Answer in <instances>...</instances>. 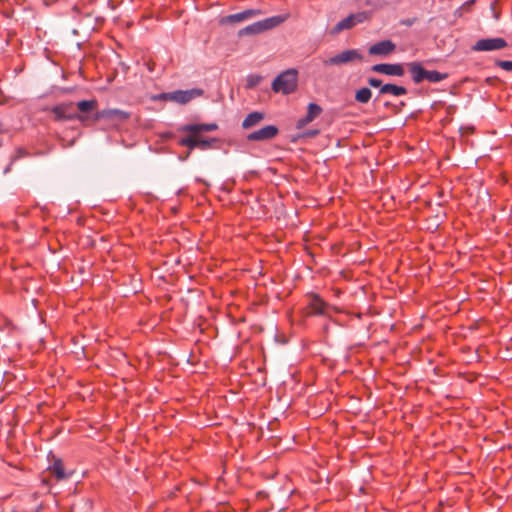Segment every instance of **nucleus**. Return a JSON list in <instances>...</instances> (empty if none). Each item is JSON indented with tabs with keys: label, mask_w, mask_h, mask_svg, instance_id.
<instances>
[{
	"label": "nucleus",
	"mask_w": 512,
	"mask_h": 512,
	"mask_svg": "<svg viewBox=\"0 0 512 512\" xmlns=\"http://www.w3.org/2000/svg\"><path fill=\"white\" fill-rule=\"evenodd\" d=\"M289 18V14L276 15L272 16L257 22H254L251 25H248L241 30H239L238 35L240 37L245 35H256L263 33L265 31L271 30L282 23H284Z\"/></svg>",
	"instance_id": "obj_1"
},
{
	"label": "nucleus",
	"mask_w": 512,
	"mask_h": 512,
	"mask_svg": "<svg viewBox=\"0 0 512 512\" xmlns=\"http://www.w3.org/2000/svg\"><path fill=\"white\" fill-rule=\"evenodd\" d=\"M298 83V73L295 69H289L278 75L273 83L272 89L282 94H290L295 91Z\"/></svg>",
	"instance_id": "obj_2"
},
{
	"label": "nucleus",
	"mask_w": 512,
	"mask_h": 512,
	"mask_svg": "<svg viewBox=\"0 0 512 512\" xmlns=\"http://www.w3.org/2000/svg\"><path fill=\"white\" fill-rule=\"evenodd\" d=\"M371 18V12L369 11H360L356 13H352L340 20L334 27L331 28L330 34L337 35L344 30H349L355 27L358 24H362L368 21Z\"/></svg>",
	"instance_id": "obj_3"
},
{
	"label": "nucleus",
	"mask_w": 512,
	"mask_h": 512,
	"mask_svg": "<svg viewBox=\"0 0 512 512\" xmlns=\"http://www.w3.org/2000/svg\"><path fill=\"white\" fill-rule=\"evenodd\" d=\"M363 60L362 54L357 49L344 50L323 61L325 66H341Z\"/></svg>",
	"instance_id": "obj_4"
},
{
	"label": "nucleus",
	"mask_w": 512,
	"mask_h": 512,
	"mask_svg": "<svg viewBox=\"0 0 512 512\" xmlns=\"http://www.w3.org/2000/svg\"><path fill=\"white\" fill-rule=\"evenodd\" d=\"M52 113L57 120H79L84 123L87 121V115L78 114L75 112L73 103H61L52 108Z\"/></svg>",
	"instance_id": "obj_5"
},
{
	"label": "nucleus",
	"mask_w": 512,
	"mask_h": 512,
	"mask_svg": "<svg viewBox=\"0 0 512 512\" xmlns=\"http://www.w3.org/2000/svg\"><path fill=\"white\" fill-rule=\"evenodd\" d=\"M203 94V90L198 88H193L189 90H176L172 92L165 93L163 95L165 100L176 102L179 104H186L191 100L200 97Z\"/></svg>",
	"instance_id": "obj_6"
},
{
	"label": "nucleus",
	"mask_w": 512,
	"mask_h": 512,
	"mask_svg": "<svg viewBox=\"0 0 512 512\" xmlns=\"http://www.w3.org/2000/svg\"><path fill=\"white\" fill-rule=\"evenodd\" d=\"M507 46L505 39L497 38H484L478 40L473 46L472 50L476 52L480 51H496L501 50Z\"/></svg>",
	"instance_id": "obj_7"
},
{
	"label": "nucleus",
	"mask_w": 512,
	"mask_h": 512,
	"mask_svg": "<svg viewBox=\"0 0 512 512\" xmlns=\"http://www.w3.org/2000/svg\"><path fill=\"white\" fill-rule=\"evenodd\" d=\"M262 14L259 9H247L236 14H230L220 19V24H236Z\"/></svg>",
	"instance_id": "obj_8"
},
{
	"label": "nucleus",
	"mask_w": 512,
	"mask_h": 512,
	"mask_svg": "<svg viewBox=\"0 0 512 512\" xmlns=\"http://www.w3.org/2000/svg\"><path fill=\"white\" fill-rule=\"evenodd\" d=\"M373 72L382 73L389 76H398L402 77L405 74V70L403 64L395 63H381L375 64L371 67Z\"/></svg>",
	"instance_id": "obj_9"
},
{
	"label": "nucleus",
	"mask_w": 512,
	"mask_h": 512,
	"mask_svg": "<svg viewBox=\"0 0 512 512\" xmlns=\"http://www.w3.org/2000/svg\"><path fill=\"white\" fill-rule=\"evenodd\" d=\"M129 116V113L120 109H103L95 113L94 121H99L102 119L125 121L129 118Z\"/></svg>",
	"instance_id": "obj_10"
},
{
	"label": "nucleus",
	"mask_w": 512,
	"mask_h": 512,
	"mask_svg": "<svg viewBox=\"0 0 512 512\" xmlns=\"http://www.w3.org/2000/svg\"><path fill=\"white\" fill-rule=\"evenodd\" d=\"M279 130L274 125H267L259 130L253 131L248 134L247 139L249 141H265L274 138L278 134Z\"/></svg>",
	"instance_id": "obj_11"
},
{
	"label": "nucleus",
	"mask_w": 512,
	"mask_h": 512,
	"mask_svg": "<svg viewBox=\"0 0 512 512\" xmlns=\"http://www.w3.org/2000/svg\"><path fill=\"white\" fill-rule=\"evenodd\" d=\"M396 45L391 40H383L370 46L369 54L376 56H387L394 52Z\"/></svg>",
	"instance_id": "obj_12"
},
{
	"label": "nucleus",
	"mask_w": 512,
	"mask_h": 512,
	"mask_svg": "<svg viewBox=\"0 0 512 512\" xmlns=\"http://www.w3.org/2000/svg\"><path fill=\"white\" fill-rule=\"evenodd\" d=\"M321 112H322V108L318 104L310 103L308 105L306 116L303 118H300L297 121V127L303 128L304 126H306L307 124L312 122L315 118H317L321 114Z\"/></svg>",
	"instance_id": "obj_13"
},
{
	"label": "nucleus",
	"mask_w": 512,
	"mask_h": 512,
	"mask_svg": "<svg viewBox=\"0 0 512 512\" xmlns=\"http://www.w3.org/2000/svg\"><path fill=\"white\" fill-rule=\"evenodd\" d=\"M218 128L215 123L207 124H187L182 126L179 130L182 132H188L190 134H201L204 132L214 131Z\"/></svg>",
	"instance_id": "obj_14"
},
{
	"label": "nucleus",
	"mask_w": 512,
	"mask_h": 512,
	"mask_svg": "<svg viewBox=\"0 0 512 512\" xmlns=\"http://www.w3.org/2000/svg\"><path fill=\"white\" fill-rule=\"evenodd\" d=\"M407 67L409 68L414 83L419 84L425 81L427 70L422 67L421 63L410 62L407 63Z\"/></svg>",
	"instance_id": "obj_15"
},
{
	"label": "nucleus",
	"mask_w": 512,
	"mask_h": 512,
	"mask_svg": "<svg viewBox=\"0 0 512 512\" xmlns=\"http://www.w3.org/2000/svg\"><path fill=\"white\" fill-rule=\"evenodd\" d=\"M49 473L57 480L62 481L68 479L71 473H67L60 459H56L52 465L48 467Z\"/></svg>",
	"instance_id": "obj_16"
},
{
	"label": "nucleus",
	"mask_w": 512,
	"mask_h": 512,
	"mask_svg": "<svg viewBox=\"0 0 512 512\" xmlns=\"http://www.w3.org/2000/svg\"><path fill=\"white\" fill-rule=\"evenodd\" d=\"M265 117L263 112L254 111L249 113L242 122V127L244 129L252 128L258 125Z\"/></svg>",
	"instance_id": "obj_17"
},
{
	"label": "nucleus",
	"mask_w": 512,
	"mask_h": 512,
	"mask_svg": "<svg viewBox=\"0 0 512 512\" xmlns=\"http://www.w3.org/2000/svg\"><path fill=\"white\" fill-rule=\"evenodd\" d=\"M379 93L390 94L399 97L407 94V89L403 86H398L395 84H384L383 86H381Z\"/></svg>",
	"instance_id": "obj_18"
},
{
	"label": "nucleus",
	"mask_w": 512,
	"mask_h": 512,
	"mask_svg": "<svg viewBox=\"0 0 512 512\" xmlns=\"http://www.w3.org/2000/svg\"><path fill=\"white\" fill-rule=\"evenodd\" d=\"M98 103L96 100H82L76 104L77 109L79 110V114L85 115L86 113L91 112L97 107Z\"/></svg>",
	"instance_id": "obj_19"
},
{
	"label": "nucleus",
	"mask_w": 512,
	"mask_h": 512,
	"mask_svg": "<svg viewBox=\"0 0 512 512\" xmlns=\"http://www.w3.org/2000/svg\"><path fill=\"white\" fill-rule=\"evenodd\" d=\"M314 314L322 315L325 313L326 303L317 295H314L310 304Z\"/></svg>",
	"instance_id": "obj_20"
},
{
	"label": "nucleus",
	"mask_w": 512,
	"mask_h": 512,
	"mask_svg": "<svg viewBox=\"0 0 512 512\" xmlns=\"http://www.w3.org/2000/svg\"><path fill=\"white\" fill-rule=\"evenodd\" d=\"M371 97H372V92L367 87H363V88L357 90L355 93V100L361 104L368 103L370 101Z\"/></svg>",
	"instance_id": "obj_21"
},
{
	"label": "nucleus",
	"mask_w": 512,
	"mask_h": 512,
	"mask_svg": "<svg viewBox=\"0 0 512 512\" xmlns=\"http://www.w3.org/2000/svg\"><path fill=\"white\" fill-rule=\"evenodd\" d=\"M180 146L187 147L190 150L197 148L198 134H191L187 137L181 138L178 142Z\"/></svg>",
	"instance_id": "obj_22"
},
{
	"label": "nucleus",
	"mask_w": 512,
	"mask_h": 512,
	"mask_svg": "<svg viewBox=\"0 0 512 512\" xmlns=\"http://www.w3.org/2000/svg\"><path fill=\"white\" fill-rule=\"evenodd\" d=\"M447 77H448V74H446V73H440L435 70H433V71L427 70L425 80L430 83H438V82L445 80Z\"/></svg>",
	"instance_id": "obj_23"
},
{
	"label": "nucleus",
	"mask_w": 512,
	"mask_h": 512,
	"mask_svg": "<svg viewBox=\"0 0 512 512\" xmlns=\"http://www.w3.org/2000/svg\"><path fill=\"white\" fill-rule=\"evenodd\" d=\"M215 141H216L215 139H201L198 137L197 148H199L201 150H207V149L211 148L212 143H214Z\"/></svg>",
	"instance_id": "obj_24"
},
{
	"label": "nucleus",
	"mask_w": 512,
	"mask_h": 512,
	"mask_svg": "<svg viewBox=\"0 0 512 512\" xmlns=\"http://www.w3.org/2000/svg\"><path fill=\"white\" fill-rule=\"evenodd\" d=\"M496 65L505 71L512 72V61L499 60L496 62Z\"/></svg>",
	"instance_id": "obj_25"
},
{
	"label": "nucleus",
	"mask_w": 512,
	"mask_h": 512,
	"mask_svg": "<svg viewBox=\"0 0 512 512\" xmlns=\"http://www.w3.org/2000/svg\"><path fill=\"white\" fill-rule=\"evenodd\" d=\"M368 84L371 86V87H375V88H381V86H383L382 84V81L380 79H377V78H369L368 79Z\"/></svg>",
	"instance_id": "obj_26"
},
{
	"label": "nucleus",
	"mask_w": 512,
	"mask_h": 512,
	"mask_svg": "<svg viewBox=\"0 0 512 512\" xmlns=\"http://www.w3.org/2000/svg\"><path fill=\"white\" fill-rule=\"evenodd\" d=\"M257 82H258V79H254V77H249V79H248V86L252 87V86L256 85Z\"/></svg>",
	"instance_id": "obj_27"
},
{
	"label": "nucleus",
	"mask_w": 512,
	"mask_h": 512,
	"mask_svg": "<svg viewBox=\"0 0 512 512\" xmlns=\"http://www.w3.org/2000/svg\"><path fill=\"white\" fill-rule=\"evenodd\" d=\"M2 131V123L0 122V132Z\"/></svg>",
	"instance_id": "obj_28"
}]
</instances>
